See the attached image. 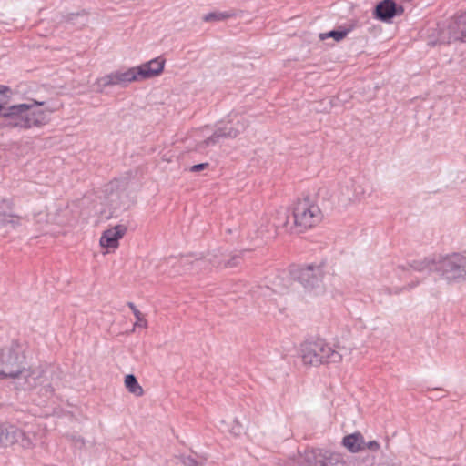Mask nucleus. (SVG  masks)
Listing matches in <instances>:
<instances>
[{"instance_id":"nucleus-1","label":"nucleus","mask_w":466,"mask_h":466,"mask_svg":"<svg viewBox=\"0 0 466 466\" xmlns=\"http://www.w3.org/2000/svg\"><path fill=\"white\" fill-rule=\"evenodd\" d=\"M52 113L45 102L32 99L3 110L0 126L18 130L41 128L49 122Z\"/></svg>"},{"instance_id":"nucleus-2","label":"nucleus","mask_w":466,"mask_h":466,"mask_svg":"<svg viewBox=\"0 0 466 466\" xmlns=\"http://www.w3.org/2000/svg\"><path fill=\"white\" fill-rule=\"evenodd\" d=\"M410 268L416 271H437L448 282L466 279V255L452 253L414 261Z\"/></svg>"},{"instance_id":"nucleus-3","label":"nucleus","mask_w":466,"mask_h":466,"mask_svg":"<svg viewBox=\"0 0 466 466\" xmlns=\"http://www.w3.org/2000/svg\"><path fill=\"white\" fill-rule=\"evenodd\" d=\"M25 345L17 341L0 349V380L15 379L25 361Z\"/></svg>"},{"instance_id":"nucleus-4","label":"nucleus","mask_w":466,"mask_h":466,"mask_svg":"<svg viewBox=\"0 0 466 466\" xmlns=\"http://www.w3.org/2000/svg\"><path fill=\"white\" fill-rule=\"evenodd\" d=\"M322 219V212L317 203L305 198L298 200L293 208L292 228L297 233L316 227Z\"/></svg>"},{"instance_id":"nucleus-5","label":"nucleus","mask_w":466,"mask_h":466,"mask_svg":"<svg viewBox=\"0 0 466 466\" xmlns=\"http://www.w3.org/2000/svg\"><path fill=\"white\" fill-rule=\"evenodd\" d=\"M341 352L334 351L333 347L324 340L305 342L301 346V359L304 364L319 366L323 363L340 362Z\"/></svg>"},{"instance_id":"nucleus-6","label":"nucleus","mask_w":466,"mask_h":466,"mask_svg":"<svg viewBox=\"0 0 466 466\" xmlns=\"http://www.w3.org/2000/svg\"><path fill=\"white\" fill-rule=\"evenodd\" d=\"M325 276L326 272L322 265H308L299 269L297 278L304 289L305 299L325 294Z\"/></svg>"},{"instance_id":"nucleus-7","label":"nucleus","mask_w":466,"mask_h":466,"mask_svg":"<svg viewBox=\"0 0 466 466\" xmlns=\"http://www.w3.org/2000/svg\"><path fill=\"white\" fill-rule=\"evenodd\" d=\"M370 195V186L365 181L348 180L339 184L334 196L337 205L348 208Z\"/></svg>"},{"instance_id":"nucleus-8","label":"nucleus","mask_w":466,"mask_h":466,"mask_svg":"<svg viewBox=\"0 0 466 466\" xmlns=\"http://www.w3.org/2000/svg\"><path fill=\"white\" fill-rule=\"evenodd\" d=\"M50 376L49 370H44L41 368L26 369L24 366L19 376H16L15 380H16L17 385L25 390L42 387L47 391L51 388Z\"/></svg>"},{"instance_id":"nucleus-9","label":"nucleus","mask_w":466,"mask_h":466,"mask_svg":"<svg viewBox=\"0 0 466 466\" xmlns=\"http://www.w3.org/2000/svg\"><path fill=\"white\" fill-rule=\"evenodd\" d=\"M132 82H137V79L133 67H130L125 70H116L97 78L96 86L97 90L102 92L108 86H127Z\"/></svg>"},{"instance_id":"nucleus-10","label":"nucleus","mask_w":466,"mask_h":466,"mask_svg":"<svg viewBox=\"0 0 466 466\" xmlns=\"http://www.w3.org/2000/svg\"><path fill=\"white\" fill-rule=\"evenodd\" d=\"M3 433L5 439V446L19 444L25 449H30L35 446V441L39 439L36 432L25 433L16 428L15 425L3 423Z\"/></svg>"},{"instance_id":"nucleus-11","label":"nucleus","mask_w":466,"mask_h":466,"mask_svg":"<svg viewBox=\"0 0 466 466\" xmlns=\"http://www.w3.org/2000/svg\"><path fill=\"white\" fill-rule=\"evenodd\" d=\"M164 66L165 59L162 57H156L139 66H133L137 82L159 76L163 72Z\"/></svg>"},{"instance_id":"nucleus-12","label":"nucleus","mask_w":466,"mask_h":466,"mask_svg":"<svg viewBox=\"0 0 466 466\" xmlns=\"http://www.w3.org/2000/svg\"><path fill=\"white\" fill-rule=\"evenodd\" d=\"M127 227L119 224L111 228L105 230L100 238L99 244L102 248H106V253L114 251L119 246V240L125 236Z\"/></svg>"},{"instance_id":"nucleus-13","label":"nucleus","mask_w":466,"mask_h":466,"mask_svg":"<svg viewBox=\"0 0 466 466\" xmlns=\"http://www.w3.org/2000/svg\"><path fill=\"white\" fill-rule=\"evenodd\" d=\"M183 266L187 267L186 270H204L208 268V264H211L213 267H233L235 263H230L229 261L222 260L218 258V255H208L204 259H196L192 261L189 257H186L182 259Z\"/></svg>"},{"instance_id":"nucleus-14","label":"nucleus","mask_w":466,"mask_h":466,"mask_svg":"<svg viewBox=\"0 0 466 466\" xmlns=\"http://www.w3.org/2000/svg\"><path fill=\"white\" fill-rule=\"evenodd\" d=\"M327 451L311 450L299 456L298 466H325Z\"/></svg>"},{"instance_id":"nucleus-15","label":"nucleus","mask_w":466,"mask_h":466,"mask_svg":"<svg viewBox=\"0 0 466 466\" xmlns=\"http://www.w3.org/2000/svg\"><path fill=\"white\" fill-rule=\"evenodd\" d=\"M402 13L403 8L397 7L392 0H383L377 5L375 9L376 17L383 22H389L393 16Z\"/></svg>"},{"instance_id":"nucleus-16","label":"nucleus","mask_w":466,"mask_h":466,"mask_svg":"<svg viewBox=\"0 0 466 466\" xmlns=\"http://www.w3.org/2000/svg\"><path fill=\"white\" fill-rule=\"evenodd\" d=\"M288 291V287L286 283H284L283 279L278 278L272 282V287L264 286L258 287L254 293L258 297H264L268 299H275L274 295L279 294L282 295Z\"/></svg>"},{"instance_id":"nucleus-17","label":"nucleus","mask_w":466,"mask_h":466,"mask_svg":"<svg viewBox=\"0 0 466 466\" xmlns=\"http://www.w3.org/2000/svg\"><path fill=\"white\" fill-rule=\"evenodd\" d=\"M20 225V217L13 214L11 211L0 212V231H2L3 235L7 234L12 229H15Z\"/></svg>"},{"instance_id":"nucleus-18","label":"nucleus","mask_w":466,"mask_h":466,"mask_svg":"<svg viewBox=\"0 0 466 466\" xmlns=\"http://www.w3.org/2000/svg\"><path fill=\"white\" fill-rule=\"evenodd\" d=\"M342 444L348 451L353 453L365 449L364 438L359 432L345 436L342 440Z\"/></svg>"},{"instance_id":"nucleus-19","label":"nucleus","mask_w":466,"mask_h":466,"mask_svg":"<svg viewBox=\"0 0 466 466\" xmlns=\"http://www.w3.org/2000/svg\"><path fill=\"white\" fill-rule=\"evenodd\" d=\"M451 36L449 41L463 40L466 37V13L451 25Z\"/></svg>"},{"instance_id":"nucleus-20","label":"nucleus","mask_w":466,"mask_h":466,"mask_svg":"<svg viewBox=\"0 0 466 466\" xmlns=\"http://www.w3.org/2000/svg\"><path fill=\"white\" fill-rule=\"evenodd\" d=\"M106 205L108 206V212L106 210L103 212L106 218L116 216L119 210L125 208L118 193H111L106 198Z\"/></svg>"},{"instance_id":"nucleus-21","label":"nucleus","mask_w":466,"mask_h":466,"mask_svg":"<svg viewBox=\"0 0 466 466\" xmlns=\"http://www.w3.org/2000/svg\"><path fill=\"white\" fill-rule=\"evenodd\" d=\"M247 127L244 121L238 120L236 123L225 125L218 128L221 136L227 138H234L238 136Z\"/></svg>"},{"instance_id":"nucleus-22","label":"nucleus","mask_w":466,"mask_h":466,"mask_svg":"<svg viewBox=\"0 0 466 466\" xmlns=\"http://www.w3.org/2000/svg\"><path fill=\"white\" fill-rule=\"evenodd\" d=\"M124 385L130 394L136 397L143 396L144 390L133 374H127L125 376Z\"/></svg>"},{"instance_id":"nucleus-23","label":"nucleus","mask_w":466,"mask_h":466,"mask_svg":"<svg viewBox=\"0 0 466 466\" xmlns=\"http://www.w3.org/2000/svg\"><path fill=\"white\" fill-rule=\"evenodd\" d=\"M325 466H350L339 453L327 451Z\"/></svg>"},{"instance_id":"nucleus-24","label":"nucleus","mask_w":466,"mask_h":466,"mask_svg":"<svg viewBox=\"0 0 466 466\" xmlns=\"http://www.w3.org/2000/svg\"><path fill=\"white\" fill-rule=\"evenodd\" d=\"M128 307L131 309V310L134 313V316L136 318V322L134 323V328H142L146 329L147 327V321L145 319V316L143 313H141L134 305L132 302H128Z\"/></svg>"},{"instance_id":"nucleus-25","label":"nucleus","mask_w":466,"mask_h":466,"mask_svg":"<svg viewBox=\"0 0 466 466\" xmlns=\"http://www.w3.org/2000/svg\"><path fill=\"white\" fill-rule=\"evenodd\" d=\"M222 137H223L221 136L219 130L218 129L214 132L212 136H210L198 145V149H204L207 147H213L217 145L219 142L220 138Z\"/></svg>"},{"instance_id":"nucleus-26","label":"nucleus","mask_w":466,"mask_h":466,"mask_svg":"<svg viewBox=\"0 0 466 466\" xmlns=\"http://www.w3.org/2000/svg\"><path fill=\"white\" fill-rule=\"evenodd\" d=\"M230 16L228 13H221V12H213L208 13L203 16V20L205 22H211V21H220L227 19Z\"/></svg>"},{"instance_id":"nucleus-27","label":"nucleus","mask_w":466,"mask_h":466,"mask_svg":"<svg viewBox=\"0 0 466 466\" xmlns=\"http://www.w3.org/2000/svg\"><path fill=\"white\" fill-rule=\"evenodd\" d=\"M347 35V32L346 31H336V30H333V31H330L329 33H326V34H320V39L324 40L328 37H332L334 38L336 41H340L342 40Z\"/></svg>"},{"instance_id":"nucleus-28","label":"nucleus","mask_w":466,"mask_h":466,"mask_svg":"<svg viewBox=\"0 0 466 466\" xmlns=\"http://www.w3.org/2000/svg\"><path fill=\"white\" fill-rule=\"evenodd\" d=\"M333 350L334 351H339V352L342 353V355H340V361L342 360V359L344 357L350 356V353H351V348L350 347H346L344 345H341L340 343H337L333 347Z\"/></svg>"},{"instance_id":"nucleus-29","label":"nucleus","mask_w":466,"mask_h":466,"mask_svg":"<svg viewBox=\"0 0 466 466\" xmlns=\"http://www.w3.org/2000/svg\"><path fill=\"white\" fill-rule=\"evenodd\" d=\"M380 446L379 442L376 441H371L365 443V448H367L372 451H377L380 449Z\"/></svg>"},{"instance_id":"nucleus-30","label":"nucleus","mask_w":466,"mask_h":466,"mask_svg":"<svg viewBox=\"0 0 466 466\" xmlns=\"http://www.w3.org/2000/svg\"><path fill=\"white\" fill-rule=\"evenodd\" d=\"M183 464L184 466H198V462L190 457L184 458Z\"/></svg>"},{"instance_id":"nucleus-31","label":"nucleus","mask_w":466,"mask_h":466,"mask_svg":"<svg viewBox=\"0 0 466 466\" xmlns=\"http://www.w3.org/2000/svg\"><path fill=\"white\" fill-rule=\"evenodd\" d=\"M208 166V163H201L198 165H194L190 167V170L193 172H198L203 170Z\"/></svg>"},{"instance_id":"nucleus-32","label":"nucleus","mask_w":466,"mask_h":466,"mask_svg":"<svg viewBox=\"0 0 466 466\" xmlns=\"http://www.w3.org/2000/svg\"><path fill=\"white\" fill-rule=\"evenodd\" d=\"M7 90H8V88L6 86H0V94H5ZM5 109H6V107L0 105V118L1 119H2V112Z\"/></svg>"},{"instance_id":"nucleus-33","label":"nucleus","mask_w":466,"mask_h":466,"mask_svg":"<svg viewBox=\"0 0 466 466\" xmlns=\"http://www.w3.org/2000/svg\"><path fill=\"white\" fill-rule=\"evenodd\" d=\"M5 446V439H4V433H3V423L0 424V447Z\"/></svg>"},{"instance_id":"nucleus-34","label":"nucleus","mask_w":466,"mask_h":466,"mask_svg":"<svg viewBox=\"0 0 466 466\" xmlns=\"http://www.w3.org/2000/svg\"><path fill=\"white\" fill-rule=\"evenodd\" d=\"M3 203H4V205H5V207H8V208H9L10 203H9L8 201H4Z\"/></svg>"}]
</instances>
